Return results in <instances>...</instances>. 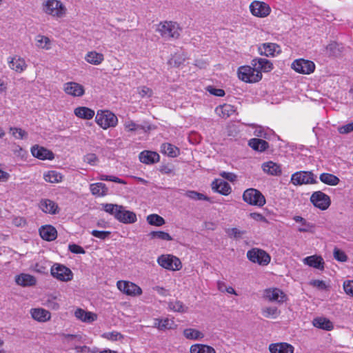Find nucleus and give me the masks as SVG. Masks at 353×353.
<instances>
[{
  "instance_id": "f257e3e1",
  "label": "nucleus",
  "mask_w": 353,
  "mask_h": 353,
  "mask_svg": "<svg viewBox=\"0 0 353 353\" xmlns=\"http://www.w3.org/2000/svg\"><path fill=\"white\" fill-rule=\"evenodd\" d=\"M41 8L43 13L56 19L64 18L68 11L64 3L59 0H45Z\"/></svg>"
},
{
  "instance_id": "f03ea898",
  "label": "nucleus",
  "mask_w": 353,
  "mask_h": 353,
  "mask_svg": "<svg viewBox=\"0 0 353 353\" xmlns=\"http://www.w3.org/2000/svg\"><path fill=\"white\" fill-rule=\"evenodd\" d=\"M182 29L179 24L172 21H165L158 24L156 31L165 39H177L181 35Z\"/></svg>"
},
{
  "instance_id": "7ed1b4c3",
  "label": "nucleus",
  "mask_w": 353,
  "mask_h": 353,
  "mask_svg": "<svg viewBox=\"0 0 353 353\" xmlns=\"http://www.w3.org/2000/svg\"><path fill=\"white\" fill-rule=\"evenodd\" d=\"M96 123L103 130L114 128L118 123L117 116L109 110H99L95 117Z\"/></svg>"
},
{
  "instance_id": "20e7f679",
  "label": "nucleus",
  "mask_w": 353,
  "mask_h": 353,
  "mask_svg": "<svg viewBox=\"0 0 353 353\" xmlns=\"http://www.w3.org/2000/svg\"><path fill=\"white\" fill-rule=\"evenodd\" d=\"M238 77L245 83H256L262 79V74L254 66L243 65L238 69Z\"/></svg>"
},
{
  "instance_id": "39448f33",
  "label": "nucleus",
  "mask_w": 353,
  "mask_h": 353,
  "mask_svg": "<svg viewBox=\"0 0 353 353\" xmlns=\"http://www.w3.org/2000/svg\"><path fill=\"white\" fill-rule=\"evenodd\" d=\"M243 200L251 205L258 207H263L265 203V198L263 194L254 188H248L243 194Z\"/></svg>"
},
{
  "instance_id": "423d86ee",
  "label": "nucleus",
  "mask_w": 353,
  "mask_h": 353,
  "mask_svg": "<svg viewBox=\"0 0 353 353\" xmlns=\"http://www.w3.org/2000/svg\"><path fill=\"white\" fill-rule=\"evenodd\" d=\"M158 264L162 268L172 271L179 270L182 268L180 259L172 254H162L157 259Z\"/></svg>"
},
{
  "instance_id": "0eeeda50",
  "label": "nucleus",
  "mask_w": 353,
  "mask_h": 353,
  "mask_svg": "<svg viewBox=\"0 0 353 353\" xmlns=\"http://www.w3.org/2000/svg\"><path fill=\"white\" fill-rule=\"evenodd\" d=\"M117 288L123 294L129 296H139L143 293L142 289L139 285L129 281H118Z\"/></svg>"
},
{
  "instance_id": "6e6552de",
  "label": "nucleus",
  "mask_w": 353,
  "mask_h": 353,
  "mask_svg": "<svg viewBox=\"0 0 353 353\" xmlns=\"http://www.w3.org/2000/svg\"><path fill=\"white\" fill-rule=\"evenodd\" d=\"M248 259L252 263L260 265H267L270 262V256L263 250L254 248L247 252Z\"/></svg>"
},
{
  "instance_id": "1a4fd4ad",
  "label": "nucleus",
  "mask_w": 353,
  "mask_h": 353,
  "mask_svg": "<svg viewBox=\"0 0 353 353\" xmlns=\"http://www.w3.org/2000/svg\"><path fill=\"white\" fill-rule=\"evenodd\" d=\"M317 182L316 178L312 172L299 171L294 173L291 176V183L294 185L315 184Z\"/></svg>"
},
{
  "instance_id": "9d476101",
  "label": "nucleus",
  "mask_w": 353,
  "mask_h": 353,
  "mask_svg": "<svg viewBox=\"0 0 353 353\" xmlns=\"http://www.w3.org/2000/svg\"><path fill=\"white\" fill-rule=\"evenodd\" d=\"M52 276L61 281H69L72 279V272L63 265L55 263L50 268Z\"/></svg>"
},
{
  "instance_id": "9b49d317",
  "label": "nucleus",
  "mask_w": 353,
  "mask_h": 353,
  "mask_svg": "<svg viewBox=\"0 0 353 353\" xmlns=\"http://www.w3.org/2000/svg\"><path fill=\"white\" fill-rule=\"evenodd\" d=\"M310 201L316 208L321 210H327L331 204L330 196L321 191L313 192L310 196Z\"/></svg>"
},
{
  "instance_id": "f8f14e48",
  "label": "nucleus",
  "mask_w": 353,
  "mask_h": 353,
  "mask_svg": "<svg viewBox=\"0 0 353 353\" xmlns=\"http://www.w3.org/2000/svg\"><path fill=\"white\" fill-rule=\"evenodd\" d=\"M250 10L252 15L259 18H264L270 14L271 8L265 2L254 1L250 5Z\"/></svg>"
},
{
  "instance_id": "ddd939ff",
  "label": "nucleus",
  "mask_w": 353,
  "mask_h": 353,
  "mask_svg": "<svg viewBox=\"0 0 353 353\" xmlns=\"http://www.w3.org/2000/svg\"><path fill=\"white\" fill-rule=\"evenodd\" d=\"M292 68L299 73L309 74L314 71L315 64L312 61L299 59L292 62Z\"/></svg>"
},
{
  "instance_id": "4468645a",
  "label": "nucleus",
  "mask_w": 353,
  "mask_h": 353,
  "mask_svg": "<svg viewBox=\"0 0 353 353\" xmlns=\"http://www.w3.org/2000/svg\"><path fill=\"white\" fill-rule=\"evenodd\" d=\"M7 62L9 68L17 73H22L28 68V64L25 59L19 55L8 57L7 58Z\"/></svg>"
},
{
  "instance_id": "2eb2a0df",
  "label": "nucleus",
  "mask_w": 353,
  "mask_h": 353,
  "mask_svg": "<svg viewBox=\"0 0 353 353\" xmlns=\"http://www.w3.org/2000/svg\"><path fill=\"white\" fill-rule=\"evenodd\" d=\"M264 297L271 302L283 303L287 301L286 294L279 288H269L264 291Z\"/></svg>"
},
{
  "instance_id": "dca6fc26",
  "label": "nucleus",
  "mask_w": 353,
  "mask_h": 353,
  "mask_svg": "<svg viewBox=\"0 0 353 353\" xmlns=\"http://www.w3.org/2000/svg\"><path fill=\"white\" fill-rule=\"evenodd\" d=\"M259 52L265 57H275L281 52V47L274 43H264L259 46Z\"/></svg>"
},
{
  "instance_id": "f3484780",
  "label": "nucleus",
  "mask_w": 353,
  "mask_h": 353,
  "mask_svg": "<svg viewBox=\"0 0 353 353\" xmlns=\"http://www.w3.org/2000/svg\"><path fill=\"white\" fill-rule=\"evenodd\" d=\"M31 153L34 157L43 161L52 160L54 158L51 150L39 145H34L31 148Z\"/></svg>"
},
{
  "instance_id": "a211bd4d",
  "label": "nucleus",
  "mask_w": 353,
  "mask_h": 353,
  "mask_svg": "<svg viewBox=\"0 0 353 353\" xmlns=\"http://www.w3.org/2000/svg\"><path fill=\"white\" fill-rule=\"evenodd\" d=\"M63 90L66 94L73 97H81L85 92L82 85L73 81L65 83L63 85Z\"/></svg>"
},
{
  "instance_id": "6ab92c4d",
  "label": "nucleus",
  "mask_w": 353,
  "mask_h": 353,
  "mask_svg": "<svg viewBox=\"0 0 353 353\" xmlns=\"http://www.w3.org/2000/svg\"><path fill=\"white\" fill-rule=\"evenodd\" d=\"M154 327L157 328L159 330H174L176 329L177 325L175 323L174 321V318L169 319H154L153 320Z\"/></svg>"
},
{
  "instance_id": "aec40b11",
  "label": "nucleus",
  "mask_w": 353,
  "mask_h": 353,
  "mask_svg": "<svg viewBox=\"0 0 353 353\" xmlns=\"http://www.w3.org/2000/svg\"><path fill=\"white\" fill-rule=\"evenodd\" d=\"M251 64L261 74L262 72H268L273 69V63L265 58H255L252 61Z\"/></svg>"
},
{
  "instance_id": "412c9836",
  "label": "nucleus",
  "mask_w": 353,
  "mask_h": 353,
  "mask_svg": "<svg viewBox=\"0 0 353 353\" xmlns=\"http://www.w3.org/2000/svg\"><path fill=\"white\" fill-rule=\"evenodd\" d=\"M117 220L125 224H130L135 223L137 218L134 212L125 210V208L121 205V209L119 210Z\"/></svg>"
},
{
  "instance_id": "4be33fe9",
  "label": "nucleus",
  "mask_w": 353,
  "mask_h": 353,
  "mask_svg": "<svg viewBox=\"0 0 353 353\" xmlns=\"http://www.w3.org/2000/svg\"><path fill=\"white\" fill-rule=\"evenodd\" d=\"M74 314L78 320L86 323H91L97 319V315L95 313L86 311L81 308H77L74 311Z\"/></svg>"
},
{
  "instance_id": "5701e85b",
  "label": "nucleus",
  "mask_w": 353,
  "mask_h": 353,
  "mask_svg": "<svg viewBox=\"0 0 353 353\" xmlns=\"http://www.w3.org/2000/svg\"><path fill=\"white\" fill-rule=\"evenodd\" d=\"M30 313L32 318L38 322H47L51 319L50 312L43 308H32Z\"/></svg>"
},
{
  "instance_id": "b1692460",
  "label": "nucleus",
  "mask_w": 353,
  "mask_h": 353,
  "mask_svg": "<svg viewBox=\"0 0 353 353\" xmlns=\"http://www.w3.org/2000/svg\"><path fill=\"white\" fill-rule=\"evenodd\" d=\"M39 234L43 240L52 241L56 239L57 231L54 227L50 225H46L39 228Z\"/></svg>"
},
{
  "instance_id": "393cba45",
  "label": "nucleus",
  "mask_w": 353,
  "mask_h": 353,
  "mask_svg": "<svg viewBox=\"0 0 353 353\" xmlns=\"http://www.w3.org/2000/svg\"><path fill=\"white\" fill-rule=\"evenodd\" d=\"M212 188L214 191L225 196L230 194L232 191L230 184L223 179H215L212 183Z\"/></svg>"
},
{
  "instance_id": "a878e982",
  "label": "nucleus",
  "mask_w": 353,
  "mask_h": 353,
  "mask_svg": "<svg viewBox=\"0 0 353 353\" xmlns=\"http://www.w3.org/2000/svg\"><path fill=\"white\" fill-rule=\"evenodd\" d=\"M39 208L45 213L55 214L58 212L57 204L50 199H43L40 201Z\"/></svg>"
},
{
  "instance_id": "bb28decb",
  "label": "nucleus",
  "mask_w": 353,
  "mask_h": 353,
  "mask_svg": "<svg viewBox=\"0 0 353 353\" xmlns=\"http://www.w3.org/2000/svg\"><path fill=\"white\" fill-rule=\"evenodd\" d=\"M271 353H293L294 347L287 343H272L269 345Z\"/></svg>"
},
{
  "instance_id": "cd10ccee",
  "label": "nucleus",
  "mask_w": 353,
  "mask_h": 353,
  "mask_svg": "<svg viewBox=\"0 0 353 353\" xmlns=\"http://www.w3.org/2000/svg\"><path fill=\"white\" fill-rule=\"evenodd\" d=\"M303 262L304 264L309 265L319 270L324 269V260L323 259L317 255H312L303 259Z\"/></svg>"
},
{
  "instance_id": "c85d7f7f",
  "label": "nucleus",
  "mask_w": 353,
  "mask_h": 353,
  "mask_svg": "<svg viewBox=\"0 0 353 353\" xmlns=\"http://www.w3.org/2000/svg\"><path fill=\"white\" fill-rule=\"evenodd\" d=\"M262 169L264 172L272 176H279L282 173L281 165L272 161L263 163Z\"/></svg>"
},
{
  "instance_id": "c756f323",
  "label": "nucleus",
  "mask_w": 353,
  "mask_h": 353,
  "mask_svg": "<svg viewBox=\"0 0 353 353\" xmlns=\"http://www.w3.org/2000/svg\"><path fill=\"white\" fill-rule=\"evenodd\" d=\"M15 282L19 285L27 287L34 285L37 280L34 276L29 274L21 273L15 276Z\"/></svg>"
},
{
  "instance_id": "7c9ffc66",
  "label": "nucleus",
  "mask_w": 353,
  "mask_h": 353,
  "mask_svg": "<svg viewBox=\"0 0 353 353\" xmlns=\"http://www.w3.org/2000/svg\"><path fill=\"white\" fill-rule=\"evenodd\" d=\"M90 190L92 194L97 197H103L108 194V188L101 182L91 183Z\"/></svg>"
},
{
  "instance_id": "2f4dec72",
  "label": "nucleus",
  "mask_w": 353,
  "mask_h": 353,
  "mask_svg": "<svg viewBox=\"0 0 353 353\" xmlns=\"http://www.w3.org/2000/svg\"><path fill=\"white\" fill-rule=\"evenodd\" d=\"M312 325L316 328L326 331H331L334 328L332 322L324 316L314 318L312 321Z\"/></svg>"
},
{
  "instance_id": "473e14b6",
  "label": "nucleus",
  "mask_w": 353,
  "mask_h": 353,
  "mask_svg": "<svg viewBox=\"0 0 353 353\" xmlns=\"http://www.w3.org/2000/svg\"><path fill=\"white\" fill-rule=\"evenodd\" d=\"M139 160L145 164L154 163L159 161V155L155 152L145 150L140 153Z\"/></svg>"
},
{
  "instance_id": "72a5a7b5",
  "label": "nucleus",
  "mask_w": 353,
  "mask_h": 353,
  "mask_svg": "<svg viewBox=\"0 0 353 353\" xmlns=\"http://www.w3.org/2000/svg\"><path fill=\"white\" fill-rule=\"evenodd\" d=\"M85 60L92 65H98L103 61L104 56L102 53L92 50L85 54Z\"/></svg>"
},
{
  "instance_id": "f704fd0d",
  "label": "nucleus",
  "mask_w": 353,
  "mask_h": 353,
  "mask_svg": "<svg viewBox=\"0 0 353 353\" xmlns=\"http://www.w3.org/2000/svg\"><path fill=\"white\" fill-rule=\"evenodd\" d=\"M215 112L219 117L222 118H228L235 112V108L230 104L225 103L216 107Z\"/></svg>"
},
{
  "instance_id": "c9c22d12",
  "label": "nucleus",
  "mask_w": 353,
  "mask_h": 353,
  "mask_svg": "<svg viewBox=\"0 0 353 353\" xmlns=\"http://www.w3.org/2000/svg\"><path fill=\"white\" fill-rule=\"evenodd\" d=\"M248 145L253 150L259 152H263L269 147V144L267 141L256 138L251 139L248 142Z\"/></svg>"
},
{
  "instance_id": "e433bc0d",
  "label": "nucleus",
  "mask_w": 353,
  "mask_h": 353,
  "mask_svg": "<svg viewBox=\"0 0 353 353\" xmlns=\"http://www.w3.org/2000/svg\"><path fill=\"white\" fill-rule=\"evenodd\" d=\"M63 176L55 170H49L43 174V179L50 183H58L62 181Z\"/></svg>"
},
{
  "instance_id": "4c0bfd02",
  "label": "nucleus",
  "mask_w": 353,
  "mask_h": 353,
  "mask_svg": "<svg viewBox=\"0 0 353 353\" xmlns=\"http://www.w3.org/2000/svg\"><path fill=\"white\" fill-rule=\"evenodd\" d=\"M74 114L81 119H91L94 116V111L87 107H78L74 110Z\"/></svg>"
},
{
  "instance_id": "58836bf2",
  "label": "nucleus",
  "mask_w": 353,
  "mask_h": 353,
  "mask_svg": "<svg viewBox=\"0 0 353 353\" xmlns=\"http://www.w3.org/2000/svg\"><path fill=\"white\" fill-rule=\"evenodd\" d=\"M190 353H216V351L214 347L212 346L201 344V343H196L192 345L190 347Z\"/></svg>"
},
{
  "instance_id": "ea45409f",
  "label": "nucleus",
  "mask_w": 353,
  "mask_h": 353,
  "mask_svg": "<svg viewBox=\"0 0 353 353\" xmlns=\"http://www.w3.org/2000/svg\"><path fill=\"white\" fill-rule=\"evenodd\" d=\"M168 309L174 312L185 313L187 312L188 307L181 301L172 300L168 303Z\"/></svg>"
},
{
  "instance_id": "a19ab883",
  "label": "nucleus",
  "mask_w": 353,
  "mask_h": 353,
  "mask_svg": "<svg viewBox=\"0 0 353 353\" xmlns=\"http://www.w3.org/2000/svg\"><path fill=\"white\" fill-rule=\"evenodd\" d=\"M184 337L189 340H201L204 337V334L194 328H186L183 330Z\"/></svg>"
},
{
  "instance_id": "79ce46f5",
  "label": "nucleus",
  "mask_w": 353,
  "mask_h": 353,
  "mask_svg": "<svg viewBox=\"0 0 353 353\" xmlns=\"http://www.w3.org/2000/svg\"><path fill=\"white\" fill-rule=\"evenodd\" d=\"M293 219L296 223H300L301 226L298 228V231L300 232H311L314 228V225L310 222L307 221L304 218L301 216H295Z\"/></svg>"
},
{
  "instance_id": "37998d69",
  "label": "nucleus",
  "mask_w": 353,
  "mask_h": 353,
  "mask_svg": "<svg viewBox=\"0 0 353 353\" xmlns=\"http://www.w3.org/2000/svg\"><path fill=\"white\" fill-rule=\"evenodd\" d=\"M161 152L171 157H176L179 154L177 147L169 143H163L161 146Z\"/></svg>"
},
{
  "instance_id": "c03bdc74",
  "label": "nucleus",
  "mask_w": 353,
  "mask_h": 353,
  "mask_svg": "<svg viewBox=\"0 0 353 353\" xmlns=\"http://www.w3.org/2000/svg\"><path fill=\"white\" fill-rule=\"evenodd\" d=\"M101 209L117 219L119 210L121 209V205L113 203H103L101 204Z\"/></svg>"
},
{
  "instance_id": "a18cd8bd",
  "label": "nucleus",
  "mask_w": 353,
  "mask_h": 353,
  "mask_svg": "<svg viewBox=\"0 0 353 353\" xmlns=\"http://www.w3.org/2000/svg\"><path fill=\"white\" fill-rule=\"evenodd\" d=\"M320 181L329 185H336L340 182V179L336 176L330 173H323L319 176Z\"/></svg>"
},
{
  "instance_id": "49530a36",
  "label": "nucleus",
  "mask_w": 353,
  "mask_h": 353,
  "mask_svg": "<svg viewBox=\"0 0 353 353\" xmlns=\"http://www.w3.org/2000/svg\"><path fill=\"white\" fill-rule=\"evenodd\" d=\"M36 46L41 49L49 50L51 48L50 39L48 37L39 34L36 37Z\"/></svg>"
},
{
  "instance_id": "de8ad7c7",
  "label": "nucleus",
  "mask_w": 353,
  "mask_h": 353,
  "mask_svg": "<svg viewBox=\"0 0 353 353\" xmlns=\"http://www.w3.org/2000/svg\"><path fill=\"white\" fill-rule=\"evenodd\" d=\"M262 314L265 318L276 319L280 314V311L276 307H265L262 309Z\"/></svg>"
},
{
  "instance_id": "09e8293b",
  "label": "nucleus",
  "mask_w": 353,
  "mask_h": 353,
  "mask_svg": "<svg viewBox=\"0 0 353 353\" xmlns=\"http://www.w3.org/2000/svg\"><path fill=\"white\" fill-rule=\"evenodd\" d=\"M148 236L151 239H158L163 241H172V236L167 232L163 231H152L149 233Z\"/></svg>"
},
{
  "instance_id": "8fccbe9b",
  "label": "nucleus",
  "mask_w": 353,
  "mask_h": 353,
  "mask_svg": "<svg viewBox=\"0 0 353 353\" xmlns=\"http://www.w3.org/2000/svg\"><path fill=\"white\" fill-rule=\"evenodd\" d=\"M50 265V263L48 261L42 259L37 262L34 267L33 270L34 271L41 273V274H46L48 272V267Z\"/></svg>"
},
{
  "instance_id": "3c124183",
  "label": "nucleus",
  "mask_w": 353,
  "mask_h": 353,
  "mask_svg": "<svg viewBox=\"0 0 353 353\" xmlns=\"http://www.w3.org/2000/svg\"><path fill=\"white\" fill-rule=\"evenodd\" d=\"M147 221L150 225L155 226H161L165 224L164 219L157 214L148 215L147 216Z\"/></svg>"
},
{
  "instance_id": "603ef678",
  "label": "nucleus",
  "mask_w": 353,
  "mask_h": 353,
  "mask_svg": "<svg viewBox=\"0 0 353 353\" xmlns=\"http://www.w3.org/2000/svg\"><path fill=\"white\" fill-rule=\"evenodd\" d=\"M225 232L230 238L234 239H241L242 236L246 233L245 230H241L236 228H228L226 229Z\"/></svg>"
},
{
  "instance_id": "864d4df0",
  "label": "nucleus",
  "mask_w": 353,
  "mask_h": 353,
  "mask_svg": "<svg viewBox=\"0 0 353 353\" xmlns=\"http://www.w3.org/2000/svg\"><path fill=\"white\" fill-rule=\"evenodd\" d=\"M185 196H188V198H190L192 200H195V201H201V200L209 201L210 200V199L207 196L204 195L203 194L197 192L196 191H192V190L187 191L185 193Z\"/></svg>"
},
{
  "instance_id": "5fc2aeb1",
  "label": "nucleus",
  "mask_w": 353,
  "mask_h": 353,
  "mask_svg": "<svg viewBox=\"0 0 353 353\" xmlns=\"http://www.w3.org/2000/svg\"><path fill=\"white\" fill-rule=\"evenodd\" d=\"M10 132L17 139H23L27 136L26 132L19 128H10Z\"/></svg>"
},
{
  "instance_id": "6e6d98bb",
  "label": "nucleus",
  "mask_w": 353,
  "mask_h": 353,
  "mask_svg": "<svg viewBox=\"0 0 353 353\" xmlns=\"http://www.w3.org/2000/svg\"><path fill=\"white\" fill-rule=\"evenodd\" d=\"M124 128L128 132H134L139 129H143L141 125L135 123L131 120H127L124 122Z\"/></svg>"
},
{
  "instance_id": "4d7b16f0",
  "label": "nucleus",
  "mask_w": 353,
  "mask_h": 353,
  "mask_svg": "<svg viewBox=\"0 0 353 353\" xmlns=\"http://www.w3.org/2000/svg\"><path fill=\"white\" fill-rule=\"evenodd\" d=\"M90 233L93 236L101 240H105L109 238L111 234V232L110 231H99L96 230H92Z\"/></svg>"
},
{
  "instance_id": "13d9d810",
  "label": "nucleus",
  "mask_w": 353,
  "mask_h": 353,
  "mask_svg": "<svg viewBox=\"0 0 353 353\" xmlns=\"http://www.w3.org/2000/svg\"><path fill=\"white\" fill-rule=\"evenodd\" d=\"M137 92L141 96V97H150L152 94V90L148 87L146 86H140L137 88Z\"/></svg>"
},
{
  "instance_id": "bf43d9fd",
  "label": "nucleus",
  "mask_w": 353,
  "mask_h": 353,
  "mask_svg": "<svg viewBox=\"0 0 353 353\" xmlns=\"http://www.w3.org/2000/svg\"><path fill=\"white\" fill-rule=\"evenodd\" d=\"M65 342L68 343H73L74 342H79L81 339V336L79 334H64L63 335Z\"/></svg>"
},
{
  "instance_id": "052dcab7",
  "label": "nucleus",
  "mask_w": 353,
  "mask_h": 353,
  "mask_svg": "<svg viewBox=\"0 0 353 353\" xmlns=\"http://www.w3.org/2000/svg\"><path fill=\"white\" fill-rule=\"evenodd\" d=\"M104 337L108 339V340H111L113 341H119L123 339V335L118 332H111L105 333L103 334Z\"/></svg>"
},
{
  "instance_id": "680f3d73",
  "label": "nucleus",
  "mask_w": 353,
  "mask_h": 353,
  "mask_svg": "<svg viewBox=\"0 0 353 353\" xmlns=\"http://www.w3.org/2000/svg\"><path fill=\"white\" fill-rule=\"evenodd\" d=\"M334 256L336 260L341 262H345L347 259L345 253L343 251L337 248H335L334 250Z\"/></svg>"
},
{
  "instance_id": "e2e57ef3",
  "label": "nucleus",
  "mask_w": 353,
  "mask_h": 353,
  "mask_svg": "<svg viewBox=\"0 0 353 353\" xmlns=\"http://www.w3.org/2000/svg\"><path fill=\"white\" fill-rule=\"evenodd\" d=\"M310 285L321 290H325L327 289V285H326V283L321 280H312L310 282Z\"/></svg>"
},
{
  "instance_id": "0e129e2a",
  "label": "nucleus",
  "mask_w": 353,
  "mask_h": 353,
  "mask_svg": "<svg viewBox=\"0 0 353 353\" xmlns=\"http://www.w3.org/2000/svg\"><path fill=\"white\" fill-rule=\"evenodd\" d=\"M83 161L91 165H94L98 161V158L95 154L90 153L84 156Z\"/></svg>"
},
{
  "instance_id": "69168bd1",
  "label": "nucleus",
  "mask_w": 353,
  "mask_h": 353,
  "mask_svg": "<svg viewBox=\"0 0 353 353\" xmlns=\"http://www.w3.org/2000/svg\"><path fill=\"white\" fill-rule=\"evenodd\" d=\"M326 50L330 55L336 56L339 50V45L335 42L331 43L327 46Z\"/></svg>"
},
{
  "instance_id": "338daca9",
  "label": "nucleus",
  "mask_w": 353,
  "mask_h": 353,
  "mask_svg": "<svg viewBox=\"0 0 353 353\" xmlns=\"http://www.w3.org/2000/svg\"><path fill=\"white\" fill-rule=\"evenodd\" d=\"M340 134H348L353 131V121L338 128Z\"/></svg>"
},
{
  "instance_id": "774afa93",
  "label": "nucleus",
  "mask_w": 353,
  "mask_h": 353,
  "mask_svg": "<svg viewBox=\"0 0 353 353\" xmlns=\"http://www.w3.org/2000/svg\"><path fill=\"white\" fill-rule=\"evenodd\" d=\"M343 289L346 294L353 296V281H347L343 283Z\"/></svg>"
}]
</instances>
